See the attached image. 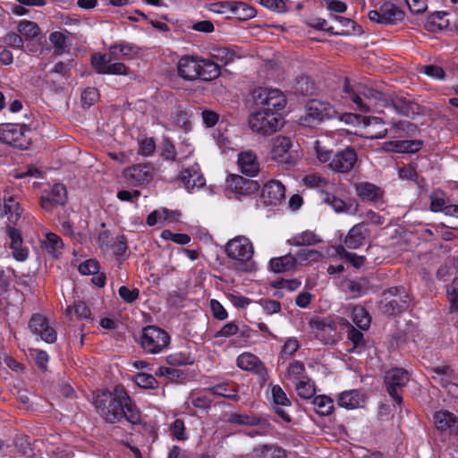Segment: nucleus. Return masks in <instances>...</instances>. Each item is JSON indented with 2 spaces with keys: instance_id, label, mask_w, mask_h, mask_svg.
Returning <instances> with one entry per match:
<instances>
[{
  "instance_id": "nucleus-32",
  "label": "nucleus",
  "mask_w": 458,
  "mask_h": 458,
  "mask_svg": "<svg viewBox=\"0 0 458 458\" xmlns=\"http://www.w3.org/2000/svg\"><path fill=\"white\" fill-rule=\"evenodd\" d=\"M422 147L420 140H392L385 143V149L396 153H414Z\"/></svg>"
},
{
  "instance_id": "nucleus-13",
  "label": "nucleus",
  "mask_w": 458,
  "mask_h": 458,
  "mask_svg": "<svg viewBox=\"0 0 458 458\" xmlns=\"http://www.w3.org/2000/svg\"><path fill=\"white\" fill-rule=\"evenodd\" d=\"M225 252L231 259L248 261L252 258L254 250L247 237L236 236L226 243Z\"/></svg>"
},
{
  "instance_id": "nucleus-7",
  "label": "nucleus",
  "mask_w": 458,
  "mask_h": 458,
  "mask_svg": "<svg viewBox=\"0 0 458 458\" xmlns=\"http://www.w3.org/2000/svg\"><path fill=\"white\" fill-rule=\"evenodd\" d=\"M381 310L389 316L398 315L409 307L410 299L404 287H391L383 292Z\"/></svg>"
},
{
  "instance_id": "nucleus-51",
  "label": "nucleus",
  "mask_w": 458,
  "mask_h": 458,
  "mask_svg": "<svg viewBox=\"0 0 458 458\" xmlns=\"http://www.w3.org/2000/svg\"><path fill=\"white\" fill-rule=\"evenodd\" d=\"M332 19L335 21H337L344 28L346 29V30H343L341 32H337V34L344 35V34H360L361 32V27L358 25L354 21L342 17L337 15H332Z\"/></svg>"
},
{
  "instance_id": "nucleus-36",
  "label": "nucleus",
  "mask_w": 458,
  "mask_h": 458,
  "mask_svg": "<svg viewBox=\"0 0 458 458\" xmlns=\"http://www.w3.org/2000/svg\"><path fill=\"white\" fill-rule=\"evenodd\" d=\"M322 242L319 235L311 231H305L295 234L288 240V243L294 246H311Z\"/></svg>"
},
{
  "instance_id": "nucleus-12",
  "label": "nucleus",
  "mask_w": 458,
  "mask_h": 458,
  "mask_svg": "<svg viewBox=\"0 0 458 458\" xmlns=\"http://www.w3.org/2000/svg\"><path fill=\"white\" fill-rule=\"evenodd\" d=\"M337 324H340L339 321L336 322L329 318H317L310 322V327L315 330L316 338L326 344H333L336 342L338 336Z\"/></svg>"
},
{
  "instance_id": "nucleus-35",
  "label": "nucleus",
  "mask_w": 458,
  "mask_h": 458,
  "mask_svg": "<svg viewBox=\"0 0 458 458\" xmlns=\"http://www.w3.org/2000/svg\"><path fill=\"white\" fill-rule=\"evenodd\" d=\"M199 76L203 81H212L216 79L220 74L219 65L210 59L199 58Z\"/></svg>"
},
{
  "instance_id": "nucleus-19",
  "label": "nucleus",
  "mask_w": 458,
  "mask_h": 458,
  "mask_svg": "<svg viewBox=\"0 0 458 458\" xmlns=\"http://www.w3.org/2000/svg\"><path fill=\"white\" fill-rule=\"evenodd\" d=\"M179 180L183 183L188 191L199 190L206 184V179L200 172L199 165L194 163L192 165L182 168Z\"/></svg>"
},
{
  "instance_id": "nucleus-30",
  "label": "nucleus",
  "mask_w": 458,
  "mask_h": 458,
  "mask_svg": "<svg viewBox=\"0 0 458 458\" xmlns=\"http://www.w3.org/2000/svg\"><path fill=\"white\" fill-rule=\"evenodd\" d=\"M343 291L352 298H359L366 294L369 289V282L366 278L357 280L347 279L342 283Z\"/></svg>"
},
{
  "instance_id": "nucleus-62",
  "label": "nucleus",
  "mask_w": 458,
  "mask_h": 458,
  "mask_svg": "<svg viewBox=\"0 0 458 458\" xmlns=\"http://www.w3.org/2000/svg\"><path fill=\"white\" fill-rule=\"evenodd\" d=\"M296 391L298 395L303 399H310L315 394V388L310 382L300 381L296 384Z\"/></svg>"
},
{
  "instance_id": "nucleus-6",
  "label": "nucleus",
  "mask_w": 458,
  "mask_h": 458,
  "mask_svg": "<svg viewBox=\"0 0 458 458\" xmlns=\"http://www.w3.org/2000/svg\"><path fill=\"white\" fill-rule=\"evenodd\" d=\"M248 123L254 132L266 136L279 131L284 119L277 112L262 108L250 114Z\"/></svg>"
},
{
  "instance_id": "nucleus-24",
  "label": "nucleus",
  "mask_w": 458,
  "mask_h": 458,
  "mask_svg": "<svg viewBox=\"0 0 458 458\" xmlns=\"http://www.w3.org/2000/svg\"><path fill=\"white\" fill-rule=\"evenodd\" d=\"M307 116L312 120L323 121L335 115V109L327 102L312 99L306 106Z\"/></svg>"
},
{
  "instance_id": "nucleus-59",
  "label": "nucleus",
  "mask_w": 458,
  "mask_h": 458,
  "mask_svg": "<svg viewBox=\"0 0 458 458\" xmlns=\"http://www.w3.org/2000/svg\"><path fill=\"white\" fill-rule=\"evenodd\" d=\"M98 98L99 93L96 88H87L81 93V103L84 107L91 106Z\"/></svg>"
},
{
  "instance_id": "nucleus-27",
  "label": "nucleus",
  "mask_w": 458,
  "mask_h": 458,
  "mask_svg": "<svg viewBox=\"0 0 458 458\" xmlns=\"http://www.w3.org/2000/svg\"><path fill=\"white\" fill-rule=\"evenodd\" d=\"M369 236V231L364 223H359L353 225L348 232L344 244L350 249H358L364 244Z\"/></svg>"
},
{
  "instance_id": "nucleus-17",
  "label": "nucleus",
  "mask_w": 458,
  "mask_h": 458,
  "mask_svg": "<svg viewBox=\"0 0 458 458\" xmlns=\"http://www.w3.org/2000/svg\"><path fill=\"white\" fill-rule=\"evenodd\" d=\"M226 182L229 190L239 196L253 194L260 188L258 181L246 179L239 174H230Z\"/></svg>"
},
{
  "instance_id": "nucleus-20",
  "label": "nucleus",
  "mask_w": 458,
  "mask_h": 458,
  "mask_svg": "<svg viewBox=\"0 0 458 458\" xmlns=\"http://www.w3.org/2000/svg\"><path fill=\"white\" fill-rule=\"evenodd\" d=\"M291 148L290 138L284 136L274 138L271 143V158L280 164H292Z\"/></svg>"
},
{
  "instance_id": "nucleus-42",
  "label": "nucleus",
  "mask_w": 458,
  "mask_h": 458,
  "mask_svg": "<svg viewBox=\"0 0 458 458\" xmlns=\"http://www.w3.org/2000/svg\"><path fill=\"white\" fill-rule=\"evenodd\" d=\"M293 91L301 96L311 95L314 91V84L308 76L301 75L295 79Z\"/></svg>"
},
{
  "instance_id": "nucleus-18",
  "label": "nucleus",
  "mask_w": 458,
  "mask_h": 458,
  "mask_svg": "<svg viewBox=\"0 0 458 458\" xmlns=\"http://www.w3.org/2000/svg\"><path fill=\"white\" fill-rule=\"evenodd\" d=\"M255 93H257L255 96L256 102L264 106V108L267 110H271V108L282 109L286 105V98L279 89H262Z\"/></svg>"
},
{
  "instance_id": "nucleus-14",
  "label": "nucleus",
  "mask_w": 458,
  "mask_h": 458,
  "mask_svg": "<svg viewBox=\"0 0 458 458\" xmlns=\"http://www.w3.org/2000/svg\"><path fill=\"white\" fill-rule=\"evenodd\" d=\"M154 174L155 169L150 163H140L131 165L123 171L125 180L134 186L149 182L152 180Z\"/></svg>"
},
{
  "instance_id": "nucleus-46",
  "label": "nucleus",
  "mask_w": 458,
  "mask_h": 458,
  "mask_svg": "<svg viewBox=\"0 0 458 458\" xmlns=\"http://www.w3.org/2000/svg\"><path fill=\"white\" fill-rule=\"evenodd\" d=\"M352 321L361 330H366L370 325V317L364 308L356 306L352 310Z\"/></svg>"
},
{
  "instance_id": "nucleus-60",
  "label": "nucleus",
  "mask_w": 458,
  "mask_h": 458,
  "mask_svg": "<svg viewBox=\"0 0 458 458\" xmlns=\"http://www.w3.org/2000/svg\"><path fill=\"white\" fill-rule=\"evenodd\" d=\"M272 397L274 403L276 405H283V406H290L291 402L287 398L286 394L282 389V387L278 385L273 386L272 387Z\"/></svg>"
},
{
  "instance_id": "nucleus-1",
  "label": "nucleus",
  "mask_w": 458,
  "mask_h": 458,
  "mask_svg": "<svg viewBox=\"0 0 458 458\" xmlns=\"http://www.w3.org/2000/svg\"><path fill=\"white\" fill-rule=\"evenodd\" d=\"M92 403L107 423H122L127 421L132 425L141 422L140 411L136 403L122 385H117L112 391H98Z\"/></svg>"
},
{
  "instance_id": "nucleus-48",
  "label": "nucleus",
  "mask_w": 458,
  "mask_h": 458,
  "mask_svg": "<svg viewBox=\"0 0 458 458\" xmlns=\"http://www.w3.org/2000/svg\"><path fill=\"white\" fill-rule=\"evenodd\" d=\"M233 14L240 20H249L255 17L256 10L243 2L234 1Z\"/></svg>"
},
{
  "instance_id": "nucleus-9",
  "label": "nucleus",
  "mask_w": 458,
  "mask_h": 458,
  "mask_svg": "<svg viewBox=\"0 0 458 458\" xmlns=\"http://www.w3.org/2000/svg\"><path fill=\"white\" fill-rule=\"evenodd\" d=\"M30 130L18 123L0 124V140L14 148L26 149L31 143Z\"/></svg>"
},
{
  "instance_id": "nucleus-22",
  "label": "nucleus",
  "mask_w": 458,
  "mask_h": 458,
  "mask_svg": "<svg viewBox=\"0 0 458 458\" xmlns=\"http://www.w3.org/2000/svg\"><path fill=\"white\" fill-rule=\"evenodd\" d=\"M389 106H393L400 115L408 118H414L421 113V107L419 104L403 96L389 97Z\"/></svg>"
},
{
  "instance_id": "nucleus-44",
  "label": "nucleus",
  "mask_w": 458,
  "mask_h": 458,
  "mask_svg": "<svg viewBox=\"0 0 458 458\" xmlns=\"http://www.w3.org/2000/svg\"><path fill=\"white\" fill-rule=\"evenodd\" d=\"M363 123L367 127H375V131H372L371 138L382 139L386 135L387 130L384 127V123L381 118L376 116H368L363 118Z\"/></svg>"
},
{
  "instance_id": "nucleus-3",
  "label": "nucleus",
  "mask_w": 458,
  "mask_h": 458,
  "mask_svg": "<svg viewBox=\"0 0 458 458\" xmlns=\"http://www.w3.org/2000/svg\"><path fill=\"white\" fill-rule=\"evenodd\" d=\"M343 92L344 98L351 99L360 112L381 113L389 106V96L363 83L352 85L347 78L344 79Z\"/></svg>"
},
{
  "instance_id": "nucleus-54",
  "label": "nucleus",
  "mask_w": 458,
  "mask_h": 458,
  "mask_svg": "<svg viewBox=\"0 0 458 458\" xmlns=\"http://www.w3.org/2000/svg\"><path fill=\"white\" fill-rule=\"evenodd\" d=\"M135 383L145 389H155L157 387L158 382L156 377L150 374L139 373L135 377Z\"/></svg>"
},
{
  "instance_id": "nucleus-57",
  "label": "nucleus",
  "mask_w": 458,
  "mask_h": 458,
  "mask_svg": "<svg viewBox=\"0 0 458 458\" xmlns=\"http://www.w3.org/2000/svg\"><path fill=\"white\" fill-rule=\"evenodd\" d=\"M118 294L124 302L133 303L140 297V290L138 288L130 289L123 285L118 289Z\"/></svg>"
},
{
  "instance_id": "nucleus-43",
  "label": "nucleus",
  "mask_w": 458,
  "mask_h": 458,
  "mask_svg": "<svg viewBox=\"0 0 458 458\" xmlns=\"http://www.w3.org/2000/svg\"><path fill=\"white\" fill-rule=\"evenodd\" d=\"M446 16L447 13L444 12H437L431 14L427 22L428 29L431 31L446 29L449 25V21Z\"/></svg>"
},
{
  "instance_id": "nucleus-37",
  "label": "nucleus",
  "mask_w": 458,
  "mask_h": 458,
  "mask_svg": "<svg viewBox=\"0 0 458 458\" xmlns=\"http://www.w3.org/2000/svg\"><path fill=\"white\" fill-rule=\"evenodd\" d=\"M322 199L325 203L332 207V208L337 213L346 212L349 214H354L357 211V206L352 208V205H347L343 199L331 193H323Z\"/></svg>"
},
{
  "instance_id": "nucleus-29",
  "label": "nucleus",
  "mask_w": 458,
  "mask_h": 458,
  "mask_svg": "<svg viewBox=\"0 0 458 458\" xmlns=\"http://www.w3.org/2000/svg\"><path fill=\"white\" fill-rule=\"evenodd\" d=\"M298 267V259L292 254H286L269 260V268L274 273H286L293 271Z\"/></svg>"
},
{
  "instance_id": "nucleus-2",
  "label": "nucleus",
  "mask_w": 458,
  "mask_h": 458,
  "mask_svg": "<svg viewBox=\"0 0 458 458\" xmlns=\"http://www.w3.org/2000/svg\"><path fill=\"white\" fill-rule=\"evenodd\" d=\"M139 54V48L131 43L121 42L111 45L108 48V55L100 53L91 56V64L98 73L126 75L129 68L121 62H114L119 59L130 60Z\"/></svg>"
},
{
  "instance_id": "nucleus-56",
  "label": "nucleus",
  "mask_w": 458,
  "mask_h": 458,
  "mask_svg": "<svg viewBox=\"0 0 458 458\" xmlns=\"http://www.w3.org/2000/svg\"><path fill=\"white\" fill-rule=\"evenodd\" d=\"M166 361L171 366H183L193 363V359L185 353L175 352L166 357Z\"/></svg>"
},
{
  "instance_id": "nucleus-39",
  "label": "nucleus",
  "mask_w": 458,
  "mask_h": 458,
  "mask_svg": "<svg viewBox=\"0 0 458 458\" xmlns=\"http://www.w3.org/2000/svg\"><path fill=\"white\" fill-rule=\"evenodd\" d=\"M228 421L231 424L246 426L265 425L267 423L265 420L259 417L236 412L229 415Z\"/></svg>"
},
{
  "instance_id": "nucleus-16",
  "label": "nucleus",
  "mask_w": 458,
  "mask_h": 458,
  "mask_svg": "<svg viewBox=\"0 0 458 458\" xmlns=\"http://www.w3.org/2000/svg\"><path fill=\"white\" fill-rule=\"evenodd\" d=\"M66 200V188L61 183H56L50 191H43L40 198V205L45 210L51 211L56 207L64 205Z\"/></svg>"
},
{
  "instance_id": "nucleus-50",
  "label": "nucleus",
  "mask_w": 458,
  "mask_h": 458,
  "mask_svg": "<svg viewBox=\"0 0 458 458\" xmlns=\"http://www.w3.org/2000/svg\"><path fill=\"white\" fill-rule=\"evenodd\" d=\"M446 294L449 300V310L451 313L458 311V277H454L447 286Z\"/></svg>"
},
{
  "instance_id": "nucleus-33",
  "label": "nucleus",
  "mask_w": 458,
  "mask_h": 458,
  "mask_svg": "<svg viewBox=\"0 0 458 458\" xmlns=\"http://www.w3.org/2000/svg\"><path fill=\"white\" fill-rule=\"evenodd\" d=\"M251 458H285V451L276 445L266 444L256 446L250 453Z\"/></svg>"
},
{
  "instance_id": "nucleus-40",
  "label": "nucleus",
  "mask_w": 458,
  "mask_h": 458,
  "mask_svg": "<svg viewBox=\"0 0 458 458\" xmlns=\"http://www.w3.org/2000/svg\"><path fill=\"white\" fill-rule=\"evenodd\" d=\"M432 378L438 381L443 386H447L454 377V370L447 365L437 366L431 369Z\"/></svg>"
},
{
  "instance_id": "nucleus-38",
  "label": "nucleus",
  "mask_w": 458,
  "mask_h": 458,
  "mask_svg": "<svg viewBox=\"0 0 458 458\" xmlns=\"http://www.w3.org/2000/svg\"><path fill=\"white\" fill-rule=\"evenodd\" d=\"M337 320H339V323L341 325H346L349 327L347 338L353 344V347L350 350V352H353L357 348H363L365 346L363 333H361L360 331L353 327L352 325H350L348 320L344 318H337Z\"/></svg>"
},
{
  "instance_id": "nucleus-55",
  "label": "nucleus",
  "mask_w": 458,
  "mask_h": 458,
  "mask_svg": "<svg viewBox=\"0 0 458 458\" xmlns=\"http://www.w3.org/2000/svg\"><path fill=\"white\" fill-rule=\"evenodd\" d=\"M49 41L53 44L57 55L62 54L66 48V37L60 31H54L49 35Z\"/></svg>"
},
{
  "instance_id": "nucleus-63",
  "label": "nucleus",
  "mask_w": 458,
  "mask_h": 458,
  "mask_svg": "<svg viewBox=\"0 0 458 458\" xmlns=\"http://www.w3.org/2000/svg\"><path fill=\"white\" fill-rule=\"evenodd\" d=\"M114 240L107 231H103L98 234V242L103 253L111 251V245Z\"/></svg>"
},
{
  "instance_id": "nucleus-5",
  "label": "nucleus",
  "mask_w": 458,
  "mask_h": 458,
  "mask_svg": "<svg viewBox=\"0 0 458 458\" xmlns=\"http://www.w3.org/2000/svg\"><path fill=\"white\" fill-rule=\"evenodd\" d=\"M314 150L318 161L327 163L328 167L335 173L344 174L352 171L358 161L357 153L352 147L334 154L324 140H317L314 141Z\"/></svg>"
},
{
  "instance_id": "nucleus-34",
  "label": "nucleus",
  "mask_w": 458,
  "mask_h": 458,
  "mask_svg": "<svg viewBox=\"0 0 458 458\" xmlns=\"http://www.w3.org/2000/svg\"><path fill=\"white\" fill-rule=\"evenodd\" d=\"M365 403V396L358 390L343 392L338 398V404L346 409L362 407Z\"/></svg>"
},
{
  "instance_id": "nucleus-26",
  "label": "nucleus",
  "mask_w": 458,
  "mask_h": 458,
  "mask_svg": "<svg viewBox=\"0 0 458 458\" xmlns=\"http://www.w3.org/2000/svg\"><path fill=\"white\" fill-rule=\"evenodd\" d=\"M199 57L183 55L177 64L178 74L186 81H194L199 76Z\"/></svg>"
},
{
  "instance_id": "nucleus-47",
  "label": "nucleus",
  "mask_w": 458,
  "mask_h": 458,
  "mask_svg": "<svg viewBox=\"0 0 458 458\" xmlns=\"http://www.w3.org/2000/svg\"><path fill=\"white\" fill-rule=\"evenodd\" d=\"M312 403L315 406L316 412L322 416L330 414L334 408L333 400L326 395L314 397Z\"/></svg>"
},
{
  "instance_id": "nucleus-21",
  "label": "nucleus",
  "mask_w": 458,
  "mask_h": 458,
  "mask_svg": "<svg viewBox=\"0 0 458 458\" xmlns=\"http://www.w3.org/2000/svg\"><path fill=\"white\" fill-rule=\"evenodd\" d=\"M261 198L265 204L276 206L285 199L284 185L277 180L266 182L261 191Z\"/></svg>"
},
{
  "instance_id": "nucleus-52",
  "label": "nucleus",
  "mask_w": 458,
  "mask_h": 458,
  "mask_svg": "<svg viewBox=\"0 0 458 458\" xmlns=\"http://www.w3.org/2000/svg\"><path fill=\"white\" fill-rule=\"evenodd\" d=\"M66 315L69 317H72V313H74L78 318H89L90 317V310L89 307L82 301L75 302L72 306H69L66 309Z\"/></svg>"
},
{
  "instance_id": "nucleus-15",
  "label": "nucleus",
  "mask_w": 458,
  "mask_h": 458,
  "mask_svg": "<svg viewBox=\"0 0 458 458\" xmlns=\"http://www.w3.org/2000/svg\"><path fill=\"white\" fill-rule=\"evenodd\" d=\"M29 328L34 335L46 343L53 344L56 341L55 330L49 325L47 318L40 314H35L31 317Z\"/></svg>"
},
{
  "instance_id": "nucleus-23",
  "label": "nucleus",
  "mask_w": 458,
  "mask_h": 458,
  "mask_svg": "<svg viewBox=\"0 0 458 458\" xmlns=\"http://www.w3.org/2000/svg\"><path fill=\"white\" fill-rule=\"evenodd\" d=\"M434 424L437 430L450 435H458V418L453 412L440 410L433 415Z\"/></svg>"
},
{
  "instance_id": "nucleus-64",
  "label": "nucleus",
  "mask_w": 458,
  "mask_h": 458,
  "mask_svg": "<svg viewBox=\"0 0 458 458\" xmlns=\"http://www.w3.org/2000/svg\"><path fill=\"white\" fill-rule=\"evenodd\" d=\"M421 72L437 80H443L445 75L443 68L436 64L424 65L421 67Z\"/></svg>"
},
{
  "instance_id": "nucleus-61",
  "label": "nucleus",
  "mask_w": 458,
  "mask_h": 458,
  "mask_svg": "<svg viewBox=\"0 0 458 458\" xmlns=\"http://www.w3.org/2000/svg\"><path fill=\"white\" fill-rule=\"evenodd\" d=\"M299 342L294 337L288 338L281 351V358L282 359H288L290 358L298 349H299Z\"/></svg>"
},
{
  "instance_id": "nucleus-53",
  "label": "nucleus",
  "mask_w": 458,
  "mask_h": 458,
  "mask_svg": "<svg viewBox=\"0 0 458 458\" xmlns=\"http://www.w3.org/2000/svg\"><path fill=\"white\" fill-rule=\"evenodd\" d=\"M212 57L217 62L226 65L234 60L235 54L227 47H217L213 50Z\"/></svg>"
},
{
  "instance_id": "nucleus-31",
  "label": "nucleus",
  "mask_w": 458,
  "mask_h": 458,
  "mask_svg": "<svg viewBox=\"0 0 458 458\" xmlns=\"http://www.w3.org/2000/svg\"><path fill=\"white\" fill-rule=\"evenodd\" d=\"M357 195L362 199L377 201L382 199L384 191L376 184L361 182L355 187Z\"/></svg>"
},
{
  "instance_id": "nucleus-49",
  "label": "nucleus",
  "mask_w": 458,
  "mask_h": 458,
  "mask_svg": "<svg viewBox=\"0 0 458 458\" xmlns=\"http://www.w3.org/2000/svg\"><path fill=\"white\" fill-rule=\"evenodd\" d=\"M18 30L26 39H33L40 33L38 24L27 20L21 21L19 23Z\"/></svg>"
},
{
  "instance_id": "nucleus-41",
  "label": "nucleus",
  "mask_w": 458,
  "mask_h": 458,
  "mask_svg": "<svg viewBox=\"0 0 458 458\" xmlns=\"http://www.w3.org/2000/svg\"><path fill=\"white\" fill-rule=\"evenodd\" d=\"M206 393H210L213 395L225 397L229 400L238 401L237 389L233 387L229 388L228 384H219L212 387L206 388Z\"/></svg>"
},
{
  "instance_id": "nucleus-25",
  "label": "nucleus",
  "mask_w": 458,
  "mask_h": 458,
  "mask_svg": "<svg viewBox=\"0 0 458 458\" xmlns=\"http://www.w3.org/2000/svg\"><path fill=\"white\" fill-rule=\"evenodd\" d=\"M237 164L240 171L247 176H256L260 170L258 156L253 150L240 152Z\"/></svg>"
},
{
  "instance_id": "nucleus-28",
  "label": "nucleus",
  "mask_w": 458,
  "mask_h": 458,
  "mask_svg": "<svg viewBox=\"0 0 458 458\" xmlns=\"http://www.w3.org/2000/svg\"><path fill=\"white\" fill-rule=\"evenodd\" d=\"M236 362L237 366L243 370L255 371L261 377L267 375V370L264 365L259 359L252 353L244 352L239 355Z\"/></svg>"
},
{
  "instance_id": "nucleus-11",
  "label": "nucleus",
  "mask_w": 458,
  "mask_h": 458,
  "mask_svg": "<svg viewBox=\"0 0 458 458\" xmlns=\"http://www.w3.org/2000/svg\"><path fill=\"white\" fill-rule=\"evenodd\" d=\"M371 22L380 25H393L403 19V13L394 4L386 2L378 9L368 13Z\"/></svg>"
},
{
  "instance_id": "nucleus-4",
  "label": "nucleus",
  "mask_w": 458,
  "mask_h": 458,
  "mask_svg": "<svg viewBox=\"0 0 458 458\" xmlns=\"http://www.w3.org/2000/svg\"><path fill=\"white\" fill-rule=\"evenodd\" d=\"M4 211L7 216L6 234L11 242L9 247L13 250V256L17 261H24L29 255V250L22 247V237L21 231L16 229L14 225L21 217L22 209L20 204L15 200L14 196L5 191L4 194Z\"/></svg>"
},
{
  "instance_id": "nucleus-58",
  "label": "nucleus",
  "mask_w": 458,
  "mask_h": 458,
  "mask_svg": "<svg viewBox=\"0 0 458 458\" xmlns=\"http://www.w3.org/2000/svg\"><path fill=\"white\" fill-rule=\"evenodd\" d=\"M161 237L165 240L172 241L178 244H187L191 242V237L186 233H174L170 230H164L161 233Z\"/></svg>"
},
{
  "instance_id": "nucleus-10",
  "label": "nucleus",
  "mask_w": 458,
  "mask_h": 458,
  "mask_svg": "<svg viewBox=\"0 0 458 458\" xmlns=\"http://www.w3.org/2000/svg\"><path fill=\"white\" fill-rule=\"evenodd\" d=\"M409 379L408 372L400 368L391 369L385 374L384 384L386 389L397 404L403 403L402 394Z\"/></svg>"
},
{
  "instance_id": "nucleus-8",
  "label": "nucleus",
  "mask_w": 458,
  "mask_h": 458,
  "mask_svg": "<svg viewBox=\"0 0 458 458\" xmlns=\"http://www.w3.org/2000/svg\"><path fill=\"white\" fill-rule=\"evenodd\" d=\"M170 344L166 331L157 326H147L142 329L140 344L147 353L156 354L165 349Z\"/></svg>"
},
{
  "instance_id": "nucleus-45",
  "label": "nucleus",
  "mask_w": 458,
  "mask_h": 458,
  "mask_svg": "<svg viewBox=\"0 0 458 458\" xmlns=\"http://www.w3.org/2000/svg\"><path fill=\"white\" fill-rule=\"evenodd\" d=\"M47 251L53 257L58 256L59 250L63 248L62 239L54 233H47L44 241Z\"/></svg>"
}]
</instances>
